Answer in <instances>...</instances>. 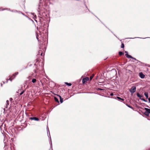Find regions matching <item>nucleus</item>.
I'll use <instances>...</instances> for the list:
<instances>
[{"label":"nucleus","mask_w":150,"mask_h":150,"mask_svg":"<svg viewBox=\"0 0 150 150\" xmlns=\"http://www.w3.org/2000/svg\"><path fill=\"white\" fill-rule=\"evenodd\" d=\"M54 100L58 102H59L58 99L56 97H54Z\"/></svg>","instance_id":"nucleus-14"},{"label":"nucleus","mask_w":150,"mask_h":150,"mask_svg":"<svg viewBox=\"0 0 150 150\" xmlns=\"http://www.w3.org/2000/svg\"><path fill=\"white\" fill-rule=\"evenodd\" d=\"M36 80L35 79H33L32 80V82L33 83H35L36 82Z\"/></svg>","instance_id":"nucleus-10"},{"label":"nucleus","mask_w":150,"mask_h":150,"mask_svg":"<svg viewBox=\"0 0 150 150\" xmlns=\"http://www.w3.org/2000/svg\"><path fill=\"white\" fill-rule=\"evenodd\" d=\"M117 98L119 100H121L122 101H124V100L122 98H121L120 97H117Z\"/></svg>","instance_id":"nucleus-12"},{"label":"nucleus","mask_w":150,"mask_h":150,"mask_svg":"<svg viewBox=\"0 0 150 150\" xmlns=\"http://www.w3.org/2000/svg\"><path fill=\"white\" fill-rule=\"evenodd\" d=\"M137 96L139 97H140V96H141L139 93H137Z\"/></svg>","instance_id":"nucleus-18"},{"label":"nucleus","mask_w":150,"mask_h":150,"mask_svg":"<svg viewBox=\"0 0 150 150\" xmlns=\"http://www.w3.org/2000/svg\"><path fill=\"white\" fill-rule=\"evenodd\" d=\"M59 96L60 98V102L61 103H62L63 102L62 99V98L60 96Z\"/></svg>","instance_id":"nucleus-9"},{"label":"nucleus","mask_w":150,"mask_h":150,"mask_svg":"<svg viewBox=\"0 0 150 150\" xmlns=\"http://www.w3.org/2000/svg\"><path fill=\"white\" fill-rule=\"evenodd\" d=\"M127 105L129 108H131L132 109H133V108L132 107H131V106L129 105Z\"/></svg>","instance_id":"nucleus-20"},{"label":"nucleus","mask_w":150,"mask_h":150,"mask_svg":"<svg viewBox=\"0 0 150 150\" xmlns=\"http://www.w3.org/2000/svg\"><path fill=\"white\" fill-rule=\"evenodd\" d=\"M139 76L142 79L144 78L145 77V75L142 72H140L139 73Z\"/></svg>","instance_id":"nucleus-6"},{"label":"nucleus","mask_w":150,"mask_h":150,"mask_svg":"<svg viewBox=\"0 0 150 150\" xmlns=\"http://www.w3.org/2000/svg\"><path fill=\"white\" fill-rule=\"evenodd\" d=\"M119 55L121 56L123 54V53L122 52H120L119 53Z\"/></svg>","instance_id":"nucleus-11"},{"label":"nucleus","mask_w":150,"mask_h":150,"mask_svg":"<svg viewBox=\"0 0 150 150\" xmlns=\"http://www.w3.org/2000/svg\"><path fill=\"white\" fill-rule=\"evenodd\" d=\"M144 109L146 110L144 112V115L146 116H149V114H150V109L147 108H145Z\"/></svg>","instance_id":"nucleus-2"},{"label":"nucleus","mask_w":150,"mask_h":150,"mask_svg":"<svg viewBox=\"0 0 150 150\" xmlns=\"http://www.w3.org/2000/svg\"><path fill=\"white\" fill-rule=\"evenodd\" d=\"M25 91H23L22 92H21L20 93V95H22L24 92Z\"/></svg>","instance_id":"nucleus-15"},{"label":"nucleus","mask_w":150,"mask_h":150,"mask_svg":"<svg viewBox=\"0 0 150 150\" xmlns=\"http://www.w3.org/2000/svg\"><path fill=\"white\" fill-rule=\"evenodd\" d=\"M142 97V96H141V95L140 96V98H141V97Z\"/></svg>","instance_id":"nucleus-25"},{"label":"nucleus","mask_w":150,"mask_h":150,"mask_svg":"<svg viewBox=\"0 0 150 150\" xmlns=\"http://www.w3.org/2000/svg\"><path fill=\"white\" fill-rule=\"evenodd\" d=\"M6 103H7V104H9V101H8V100H7L6 101Z\"/></svg>","instance_id":"nucleus-21"},{"label":"nucleus","mask_w":150,"mask_h":150,"mask_svg":"<svg viewBox=\"0 0 150 150\" xmlns=\"http://www.w3.org/2000/svg\"><path fill=\"white\" fill-rule=\"evenodd\" d=\"M121 48H124V45L123 43H122L121 45Z\"/></svg>","instance_id":"nucleus-16"},{"label":"nucleus","mask_w":150,"mask_h":150,"mask_svg":"<svg viewBox=\"0 0 150 150\" xmlns=\"http://www.w3.org/2000/svg\"><path fill=\"white\" fill-rule=\"evenodd\" d=\"M144 94L146 96V98H148V94L147 92H145L144 93Z\"/></svg>","instance_id":"nucleus-8"},{"label":"nucleus","mask_w":150,"mask_h":150,"mask_svg":"<svg viewBox=\"0 0 150 150\" xmlns=\"http://www.w3.org/2000/svg\"><path fill=\"white\" fill-rule=\"evenodd\" d=\"M136 87L135 86H132L131 88L130 89V91L131 93L133 94L136 91Z\"/></svg>","instance_id":"nucleus-3"},{"label":"nucleus","mask_w":150,"mask_h":150,"mask_svg":"<svg viewBox=\"0 0 150 150\" xmlns=\"http://www.w3.org/2000/svg\"><path fill=\"white\" fill-rule=\"evenodd\" d=\"M89 78L88 77H86L84 78L82 80V82L83 83H84L86 81L88 80Z\"/></svg>","instance_id":"nucleus-4"},{"label":"nucleus","mask_w":150,"mask_h":150,"mask_svg":"<svg viewBox=\"0 0 150 150\" xmlns=\"http://www.w3.org/2000/svg\"><path fill=\"white\" fill-rule=\"evenodd\" d=\"M18 74V72H16L13 74L12 76H10V78L8 79H7V82L8 80H10L11 81L14 79L15 78L16 76Z\"/></svg>","instance_id":"nucleus-1"},{"label":"nucleus","mask_w":150,"mask_h":150,"mask_svg":"<svg viewBox=\"0 0 150 150\" xmlns=\"http://www.w3.org/2000/svg\"><path fill=\"white\" fill-rule=\"evenodd\" d=\"M113 95V93H111L110 94V95L111 96H112Z\"/></svg>","instance_id":"nucleus-24"},{"label":"nucleus","mask_w":150,"mask_h":150,"mask_svg":"<svg viewBox=\"0 0 150 150\" xmlns=\"http://www.w3.org/2000/svg\"><path fill=\"white\" fill-rule=\"evenodd\" d=\"M148 100H149V102L150 103V98H148Z\"/></svg>","instance_id":"nucleus-23"},{"label":"nucleus","mask_w":150,"mask_h":150,"mask_svg":"<svg viewBox=\"0 0 150 150\" xmlns=\"http://www.w3.org/2000/svg\"><path fill=\"white\" fill-rule=\"evenodd\" d=\"M94 76V75L93 74L92 75V76H90V79L91 80H92V78H93V76Z\"/></svg>","instance_id":"nucleus-17"},{"label":"nucleus","mask_w":150,"mask_h":150,"mask_svg":"<svg viewBox=\"0 0 150 150\" xmlns=\"http://www.w3.org/2000/svg\"><path fill=\"white\" fill-rule=\"evenodd\" d=\"M137 96L139 97H140V96H141L139 93H137Z\"/></svg>","instance_id":"nucleus-19"},{"label":"nucleus","mask_w":150,"mask_h":150,"mask_svg":"<svg viewBox=\"0 0 150 150\" xmlns=\"http://www.w3.org/2000/svg\"><path fill=\"white\" fill-rule=\"evenodd\" d=\"M99 90H102V89H99Z\"/></svg>","instance_id":"nucleus-26"},{"label":"nucleus","mask_w":150,"mask_h":150,"mask_svg":"<svg viewBox=\"0 0 150 150\" xmlns=\"http://www.w3.org/2000/svg\"><path fill=\"white\" fill-rule=\"evenodd\" d=\"M9 100L10 101H12L13 100V99L12 98H10Z\"/></svg>","instance_id":"nucleus-22"},{"label":"nucleus","mask_w":150,"mask_h":150,"mask_svg":"<svg viewBox=\"0 0 150 150\" xmlns=\"http://www.w3.org/2000/svg\"><path fill=\"white\" fill-rule=\"evenodd\" d=\"M42 53L41 54V55H42Z\"/></svg>","instance_id":"nucleus-27"},{"label":"nucleus","mask_w":150,"mask_h":150,"mask_svg":"<svg viewBox=\"0 0 150 150\" xmlns=\"http://www.w3.org/2000/svg\"><path fill=\"white\" fill-rule=\"evenodd\" d=\"M65 83L69 86H71V83H69L67 82H66Z\"/></svg>","instance_id":"nucleus-13"},{"label":"nucleus","mask_w":150,"mask_h":150,"mask_svg":"<svg viewBox=\"0 0 150 150\" xmlns=\"http://www.w3.org/2000/svg\"><path fill=\"white\" fill-rule=\"evenodd\" d=\"M125 55L126 56V57L127 58H133V57L131 55L128 54V52H127L125 51Z\"/></svg>","instance_id":"nucleus-5"},{"label":"nucleus","mask_w":150,"mask_h":150,"mask_svg":"<svg viewBox=\"0 0 150 150\" xmlns=\"http://www.w3.org/2000/svg\"><path fill=\"white\" fill-rule=\"evenodd\" d=\"M30 119L31 120H34L36 121L39 120V118L36 117H31L30 118Z\"/></svg>","instance_id":"nucleus-7"}]
</instances>
